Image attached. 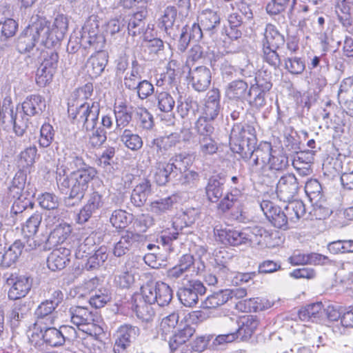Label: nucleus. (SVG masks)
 <instances>
[{"label": "nucleus", "mask_w": 353, "mask_h": 353, "mask_svg": "<svg viewBox=\"0 0 353 353\" xmlns=\"http://www.w3.org/2000/svg\"><path fill=\"white\" fill-rule=\"evenodd\" d=\"M97 171L94 168H88L85 170H73L69 176H65V170L57 168V183L61 190L70 189L71 196L81 201L88 188L89 183L96 176Z\"/></svg>", "instance_id": "nucleus-1"}, {"label": "nucleus", "mask_w": 353, "mask_h": 353, "mask_svg": "<svg viewBox=\"0 0 353 353\" xmlns=\"http://www.w3.org/2000/svg\"><path fill=\"white\" fill-rule=\"evenodd\" d=\"M45 26V17L37 14L31 17L29 25L17 39V48L20 53L30 52L39 41L46 48H52L51 45H48L46 37L48 30Z\"/></svg>", "instance_id": "nucleus-2"}, {"label": "nucleus", "mask_w": 353, "mask_h": 353, "mask_svg": "<svg viewBox=\"0 0 353 353\" xmlns=\"http://www.w3.org/2000/svg\"><path fill=\"white\" fill-rule=\"evenodd\" d=\"M230 141L234 152L241 156L246 154V152L248 153L251 148L256 145L255 129L248 124H235L231 130Z\"/></svg>", "instance_id": "nucleus-3"}, {"label": "nucleus", "mask_w": 353, "mask_h": 353, "mask_svg": "<svg viewBox=\"0 0 353 353\" xmlns=\"http://www.w3.org/2000/svg\"><path fill=\"white\" fill-rule=\"evenodd\" d=\"M100 21L96 15H91L82 28L80 43L85 48H92L96 51H103L105 39L100 33Z\"/></svg>", "instance_id": "nucleus-4"}, {"label": "nucleus", "mask_w": 353, "mask_h": 353, "mask_svg": "<svg viewBox=\"0 0 353 353\" xmlns=\"http://www.w3.org/2000/svg\"><path fill=\"white\" fill-rule=\"evenodd\" d=\"M142 297L150 303H157L159 306L168 305L172 299V290L163 282L147 283L141 288Z\"/></svg>", "instance_id": "nucleus-5"}, {"label": "nucleus", "mask_w": 353, "mask_h": 353, "mask_svg": "<svg viewBox=\"0 0 353 353\" xmlns=\"http://www.w3.org/2000/svg\"><path fill=\"white\" fill-rule=\"evenodd\" d=\"M42 62L37 70V83L44 87L49 83L56 72L59 63V54L53 50L49 49L41 53Z\"/></svg>", "instance_id": "nucleus-6"}, {"label": "nucleus", "mask_w": 353, "mask_h": 353, "mask_svg": "<svg viewBox=\"0 0 353 353\" xmlns=\"http://www.w3.org/2000/svg\"><path fill=\"white\" fill-rule=\"evenodd\" d=\"M273 152L272 147L269 142H261L256 148H251L246 154H243L241 157L245 161H249L252 171L259 172L268 166L270 157Z\"/></svg>", "instance_id": "nucleus-7"}, {"label": "nucleus", "mask_w": 353, "mask_h": 353, "mask_svg": "<svg viewBox=\"0 0 353 353\" xmlns=\"http://www.w3.org/2000/svg\"><path fill=\"white\" fill-rule=\"evenodd\" d=\"M32 279L26 275L11 274L6 279V284L10 286L8 296L10 300H17L25 297L32 286Z\"/></svg>", "instance_id": "nucleus-8"}, {"label": "nucleus", "mask_w": 353, "mask_h": 353, "mask_svg": "<svg viewBox=\"0 0 353 353\" xmlns=\"http://www.w3.org/2000/svg\"><path fill=\"white\" fill-rule=\"evenodd\" d=\"M206 288L199 280H190L177 292L181 303L186 307L195 305L199 301V296L205 293Z\"/></svg>", "instance_id": "nucleus-9"}, {"label": "nucleus", "mask_w": 353, "mask_h": 353, "mask_svg": "<svg viewBox=\"0 0 353 353\" xmlns=\"http://www.w3.org/2000/svg\"><path fill=\"white\" fill-rule=\"evenodd\" d=\"M214 232L219 240L225 245L239 246L245 244L243 230H238L231 225L216 224Z\"/></svg>", "instance_id": "nucleus-10"}, {"label": "nucleus", "mask_w": 353, "mask_h": 353, "mask_svg": "<svg viewBox=\"0 0 353 353\" xmlns=\"http://www.w3.org/2000/svg\"><path fill=\"white\" fill-rule=\"evenodd\" d=\"M260 208L267 219L274 227L283 230L289 228L285 210H282L280 207L267 200L260 203Z\"/></svg>", "instance_id": "nucleus-11"}, {"label": "nucleus", "mask_w": 353, "mask_h": 353, "mask_svg": "<svg viewBox=\"0 0 353 353\" xmlns=\"http://www.w3.org/2000/svg\"><path fill=\"white\" fill-rule=\"evenodd\" d=\"M299 189V182L293 174H285L280 178L276 185V194L281 201H291Z\"/></svg>", "instance_id": "nucleus-12"}, {"label": "nucleus", "mask_w": 353, "mask_h": 353, "mask_svg": "<svg viewBox=\"0 0 353 353\" xmlns=\"http://www.w3.org/2000/svg\"><path fill=\"white\" fill-rule=\"evenodd\" d=\"M45 21V26L48 30L46 34L48 45H51L53 47L64 38L65 34L68 30V21L65 16L60 14L57 16L52 26H50V23L46 18Z\"/></svg>", "instance_id": "nucleus-13"}, {"label": "nucleus", "mask_w": 353, "mask_h": 353, "mask_svg": "<svg viewBox=\"0 0 353 353\" xmlns=\"http://www.w3.org/2000/svg\"><path fill=\"white\" fill-rule=\"evenodd\" d=\"M189 82L192 87L197 92L205 91L211 83V72L205 66H199L190 69Z\"/></svg>", "instance_id": "nucleus-14"}, {"label": "nucleus", "mask_w": 353, "mask_h": 353, "mask_svg": "<svg viewBox=\"0 0 353 353\" xmlns=\"http://www.w3.org/2000/svg\"><path fill=\"white\" fill-rule=\"evenodd\" d=\"M104 205L103 196L97 191L88 194L86 204L80 210L77 222L84 223L87 222L93 214L97 213Z\"/></svg>", "instance_id": "nucleus-15"}, {"label": "nucleus", "mask_w": 353, "mask_h": 353, "mask_svg": "<svg viewBox=\"0 0 353 353\" xmlns=\"http://www.w3.org/2000/svg\"><path fill=\"white\" fill-rule=\"evenodd\" d=\"M28 117L23 111H19L17 109L14 110V106H12L10 114L6 117L5 128L12 127L17 136H23L28 128Z\"/></svg>", "instance_id": "nucleus-16"}, {"label": "nucleus", "mask_w": 353, "mask_h": 353, "mask_svg": "<svg viewBox=\"0 0 353 353\" xmlns=\"http://www.w3.org/2000/svg\"><path fill=\"white\" fill-rule=\"evenodd\" d=\"M56 308L50 302L42 301L35 311L37 319L34 323V327L46 324L52 325L56 319L54 314Z\"/></svg>", "instance_id": "nucleus-17"}, {"label": "nucleus", "mask_w": 353, "mask_h": 353, "mask_svg": "<svg viewBox=\"0 0 353 353\" xmlns=\"http://www.w3.org/2000/svg\"><path fill=\"white\" fill-rule=\"evenodd\" d=\"M108 63V54L104 51H97V52L91 56L87 61L85 68L88 75L92 78L99 77Z\"/></svg>", "instance_id": "nucleus-18"}, {"label": "nucleus", "mask_w": 353, "mask_h": 353, "mask_svg": "<svg viewBox=\"0 0 353 353\" xmlns=\"http://www.w3.org/2000/svg\"><path fill=\"white\" fill-rule=\"evenodd\" d=\"M176 15V8L174 6H168L163 11V14L159 19V28L173 39L177 37L174 28Z\"/></svg>", "instance_id": "nucleus-19"}, {"label": "nucleus", "mask_w": 353, "mask_h": 353, "mask_svg": "<svg viewBox=\"0 0 353 353\" xmlns=\"http://www.w3.org/2000/svg\"><path fill=\"white\" fill-rule=\"evenodd\" d=\"M70 250L60 248L53 250L47 259V265L48 268L53 271L63 270L70 262L69 256Z\"/></svg>", "instance_id": "nucleus-20"}, {"label": "nucleus", "mask_w": 353, "mask_h": 353, "mask_svg": "<svg viewBox=\"0 0 353 353\" xmlns=\"http://www.w3.org/2000/svg\"><path fill=\"white\" fill-rule=\"evenodd\" d=\"M259 325V320L256 316L248 315L243 316L239 324V328L234 329L238 338L246 341L254 334Z\"/></svg>", "instance_id": "nucleus-21"}, {"label": "nucleus", "mask_w": 353, "mask_h": 353, "mask_svg": "<svg viewBox=\"0 0 353 353\" xmlns=\"http://www.w3.org/2000/svg\"><path fill=\"white\" fill-rule=\"evenodd\" d=\"M207 97L203 117L213 121L219 115L221 110L219 90L214 88L210 90Z\"/></svg>", "instance_id": "nucleus-22"}, {"label": "nucleus", "mask_w": 353, "mask_h": 353, "mask_svg": "<svg viewBox=\"0 0 353 353\" xmlns=\"http://www.w3.org/2000/svg\"><path fill=\"white\" fill-rule=\"evenodd\" d=\"M46 101L40 95H30L22 103V110L26 116L40 115L46 109Z\"/></svg>", "instance_id": "nucleus-23"}, {"label": "nucleus", "mask_w": 353, "mask_h": 353, "mask_svg": "<svg viewBox=\"0 0 353 353\" xmlns=\"http://www.w3.org/2000/svg\"><path fill=\"white\" fill-rule=\"evenodd\" d=\"M152 194L150 181L143 180L135 186L130 196L131 203L136 207H141L146 202L148 197Z\"/></svg>", "instance_id": "nucleus-24"}, {"label": "nucleus", "mask_w": 353, "mask_h": 353, "mask_svg": "<svg viewBox=\"0 0 353 353\" xmlns=\"http://www.w3.org/2000/svg\"><path fill=\"white\" fill-rule=\"evenodd\" d=\"M248 91V83L243 80L238 79L228 84L225 95L229 99L240 101L241 104H243V100L247 97Z\"/></svg>", "instance_id": "nucleus-25"}, {"label": "nucleus", "mask_w": 353, "mask_h": 353, "mask_svg": "<svg viewBox=\"0 0 353 353\" xmlns=\"http://www.w3.org/2000/svg\"><path fill=\"white\" fill-rule=\"evenodd\" d=\"M139 237L138 234L127 231L115 244L113 250L114 255L117 257L125 255L139 241Z\"/></svg>", "instance_id": "nucleus-26"}, {"label": "nucleus", "mask_w": 353, "mask_h": 353, "mask_svg": "<svg viewBox=\"0 0 353 353\" xmlns=\"http://www.w3.org/2000/svg\"><path fill=\"white\" fill-rule=\"evenodd\" d=\"M263 35L264 38L262 41L263 47L268 46L274 48H279L285 43L284 36L271 23L266 25Z\"/></svg>", "instance_id": "nucleus-27"}, {"label": "nucleus", "mask_w": 353, "mask_h": 353, "mask_svg": "<svg viewBox=\"0 0 353 353\" xmlns=\"http://www.w3.org/2000/svg\"><path fill=\"white\" fill-rule=\"evenodd\" d=\"M42 333V338L44 342L52 347H59L64 345L59 329L47 324L35 327Z\"/></svg>", "instance_id": "nucleus-28"}, {"label": "nucleus", "mask_w": 353, "mask_h": 353, "mask_svg": "<svg viewBox=\"0 0 353 353\" xmlns=\"http://www.w3.org/2000/svg\"><path fill=\"white\" fill-rule=\"evenodd\" d=\"M84 110V128L90 129L94 124H98L100 105L98 101H89L82 103Z\"/></svg>", "instance_id": "nucleus-29"}, {"label": "nucleus", "mask_w": 353, "mask_h": 353, "mask_svg": "<svg viewBox=\"0 0 353 353\" xmlns=\"http://www.w3.org/2000/svg\"><path fill=\"white\" fill-rule=\"evenodd\" d=\"M325 313V309L321 302L310 304L299 312V316L301 321L307 319L312 322L320 321Z\"/></svg>", "instance_id": "nucleus-30"}, {"label": "nucleus", "mask_w": 353, "mask_h": 353, "mask_svg": "<svg viewBox=\"0 0 353 353\" xmlns=\"http://www.w3.org/2000/svg\"><path fill=\"white\" fill-rule=\"evenodd\" d=\"M70 312L72 321L77 325H89L93 323L95 320V315L85 307H71Z\"/></svg>", "instance_id": "nucleus-31"}, {"label": "nucleus", "mask_w": 353, "mask_h": 353, "mask_svg": "<svg viewBox=\"0 0 353 353\" xmlns=\"http://www.w3.org/2000/svg\"><path fill=\"white\" fill-rule=\"evenodd\" d=\"M224 181L218 176L210 178L205 187V194L208 199L212 203H216L223 195Z\"/></svg>", "instance_id": "nucleus-32"}, {"label": "nucleus", "mask_w": 353, "mask_h": 353, "mask_svg": "<svg viewBox=\"0 0 353 353\" xmlns=\"http://www.w3.org/2000/svg\"><path fill=\"white\" fill-rule=\"evenodd\" d=\"M71 230L70 225L65 223H59L48 234V244L52 248L63 243L70 236Z\"/></svg>", "instance_id": "nucleus-33"}, {"label": "nucleus", "mask_w": 353, "mask_h": 353, "mask_svg": "<svg viewBox=\"0 0 353 353\" xmlns=\"http://www.w3.org/2000/svg\"><path fill=\"white\" fill-rule=\"evenodd\" d=\"M211 66L214 69L219 68L221 74L223 75V77H232L233 74H236L238 72L242 76H245L244 69L235 68L233 65H231V63L228 60H226L222 56L218 55L214 59L211 60Z\"/></svg>", "instance_id": "nucleus-34"}, {"label": "nucleus", "mask_w": 353, "mask_h": 353, "mask_svg": "<svg viewBox=\"0 0 353 353\" xmlns=\"http://www.w3.org/2000/svg\"><path fill=\"white\" fill-rule=\"evenodd\" d=\"M24 247L25 245L20 240L15 241L1 256L3 265L10 267L14 264L21 254Z\"/></svg>", "instance_id": "nucleus-35"}, {"label": "nucleus", "mask_w": 353, "mask_h": 353, "mask_svg": "<svg viewBox=\"0 0 353 353\" xmlns=\"http://www.w3.org/2000/svg\"><path fill=\"white\" fill-rule=\"evenodd\" d=\"M288 202V204L284 208L288 221L296 223L305 214V204L300 200Z\"/></svg>", "instance_id": "nucleus-36"}, {"label": "nucleus", "mask_w": 353, "mask_h": 353, "mask_svg": "<svg viewBox=\"0 0 353 353\" xmlns=\"http://www.w3.org/2000/svg\"><path fill=\"white\" fill-rule=\"evenodd\" d=\"M94 124L90 129L84 128L88 133L89 145L92 148H100L107 140L106 132L101 126Z\"/></svg>", "instance_id": "nucleus-37"}, {"label": "nucleus", "mask_w": 353, "mask_h": 353, "mask_svg": "<svg viewBox=\"0 0 353 353\" xmlns=\"http://www.w3.org/2000/svg\"><path fill=\"white\" fill-rule=\"evenodd\" d=\"M245 244L255 243L262 244L265 242L270 234L263 228L254 227L252 228H247L243 229Z\"/></svg>", "instance_id": "nucleus-38"}, {"label": "nucleus", "mask_w": 353, "mask_h": 353, "mask_svg": "<svg viewBox=\"0 0 353 353\" xmlns=\"http://www.w3.org/2000/svg\"><path fill=\"white\" fill-rule=\"evenodd\" d=\"M199 19L203 30L206 31H212L220 24L219 15L212 10H203Z\"/></svg>", "instance_id": "nucleus-39"}, {"label": "nucleus", "mask_w": 353, "mask_h": 353, "mask_svg": "<svg viewBox=\"0 0 353 353\" xmlns=\"http://www.w3.org/2000/svg\"><path fill=\"white\" fill-rule=\"evenodd\" d=\"M24 239L26 242L23 243L26 250H32L41 246L43 250L52 248L51 245L48 244L49 236L48 234H37V232L32 235H24Z\"/></svg>", "instance_id": "nucleus-40"}, {"label": "nucleus", "mask_w": 353, "mask_h": 353, "mask_svg": "<svg viewBox=\"0 0 353 353\" xmlns=\"http://www.w3.org/2000/svg\"><path fill=\"white\" fill-rule=\"evenodd\" d=\"M194 332V330L190 325H185L183 329L176 332L169 341L171 350H176L180 345L187 342Z\"/></svg>", "instance_id": "nucleus-41"}, {"label": "nucleus", "mask_w": 353, "mask_h": 353, "mask_svg": "<svg viewBox=\"0 0 353 353\" xmlns=\"http://www.w3.org/2000/svg\"><path fill=\"white\" fill-rule=\"evenodd\" d=\"M141 80V67L138 61L134 59L132 62L130 72H128L124 77L125 88L131 90H135L136 86Z\"/></svg>", "instance_id": "nucleus-42"}, {"label": "nucleus", "mask_w": 353, "mask_h": 353, "mask_svg": "<svg viewBox=\"0 0 353 353\" xmlns=\"http://www.w3.org/2000/svg\"><path fill=\"white\" fill-rule=\"evenodd\" d=\"M172 166L161 161L156 163L154 179L158 185H164L169 181L170 175L174 172Z\"/></svg>", "instance_id": "nucleus-43"}, {"label": "nucleus", "mask_w": 353, "mask_h": 353, "mask_svg": "<svg viewBox=\"0 0 353 353\" xmlns=\"http://www.w3.org/2000/svg\"><path fill=\"white\" fill-rule=\"evenodd\" d=\"M147 13L148 12L145 8H142L140 11L133 14L128 26L129 34L134 36L143 32L145 29V22L143 20L146 17Z\"/></svg>", "instance_id": "nucleus-44"}, {"label": "nucleus", "mask_w": 353, "mask_h": 353, "mask_svg": "<svg viewBox=\"0 0 353 353\" xmlns=\"http://www.w3.org/2000/svg\"><path fill=\"white\" fill-rule=\"evenodd\" d=\"M243 197V194L238 188H233L228 192L218 204V209L222 212L230 210L233 206L238 204Z\"/></svg>", "instance_id": "nucleus-45"}, {"label": "nucleus", "mask_w": 353, "mask_h": 353, "mask_svg": "<svg viewBox=\"0 0 353 353\" xmlns=\"http://www.w3.org/2000/svg\"><path fill=\"white\" fill-rule=\"evenodd\" d=\"M26 305L21 302L15 303L8 314V319L12 328L18 327L26 315Z\"/></svg>", "instance_id": "nucleus-46"}, {"label": "nucleus", "mask_w": 353, "mask_h": 353, "mask_svg": "<svg viewBox=\"0 0 353 353\" xmlns=\"http://www.w3.org/2000/svg\"><path fill=\"white\" fill-rule=\"evenodd\" d=\"M120 139L124 145L132 151H137L143 146L142 138L137 134L132 133L130 130H124Z\"/></svg>", "instance_id": "nucleus-47"}, {"label": "nucleus", "mask_w": 353, "mask_h": 353, "mask_svg": "<svg viewBox=\"0 0 353 353\" xmlns=\"http://www.w3.org/2000/svg\"><path fill=\"white\" fill-rule=\"evenodd\" d=\"M153 303H150L145 301L141 296L139 301L135 300L134 310L137 316L145 321L152 320L154 315V311L152 307Z\"/></svg>", "instance_id": "nucleus-48"}, {"label": "nucleus", "mask_w": 353, "mask_h": 353, "mask_svg": "<svg viewBox=\"0 0 353 353\" xmlns=\"http://www.w3.org/2000/svg\"><path fill=\"white\" fill-rule=\"evenodd\" d=\"M176 202L174 196H168L152 201L150 205V211L157 216H161L170 210Z\"/></svg>", "instance_id": "nucleus-49"}, {"label": "nucleus", "mask_w": 353, "mask_h": 353, "mask_svg": "<svg viewBox=\"0 0 353 353\" xmlns=\"http://www.w3.org/2000/svg\"><path fill=\"white\" fill-rule=\"evenodd\" d=\"M27 175L23 171H18L9 188V191L12 197H18L23 195V190L26 184Z\"/></svg>", "instance_id": "nucleus-50"}, {"label": "nucleus", "mask_w": 353, "mask_h": 353, "mask_svg": "<svg viewBox=\"0 0 353 353\" xmlns=\"http://www.w3.org/2000/svg\"><path fill=\"white\" fill-rule=\"evenodd\" d=\"M198 215V210L194 208L187 209L173 221L172 225L176 230H178L179 227H180V229H183V227L194 223Z\"/></svg>", "instance_id": "nucleus-51"}, {"label": "nucleus", "mask_w": 353, "mask_h": 353, "mask_svg": "<svg viewBox=\"0 0 353 353\" xmlns=\"http://www.w3.org/2000/svg\"><path fill=\"white\" fill-rule=\"evenodd\" d=\"M108 259L105 248H101L94 254L89 256L84 265L85 269L92 271L99 269Z\"/></svg>", "instance_id": "nucleus-52"}, {"label": "nucleus", "mask_w": 353, "mask_h": 353, "mask_svg": "<svg viewBox=\"0 0 353 353\" xmlns=\"http://www.w3.org/2000/svg\"><path fill=\"white\" fill-rule=\"evenodd\" d=\"M338 99L340 104L353 99V77L342 81L338 92Z\"/></svg>", "instance_id": "nucleus-53"}, {"label": "nucleus", "mask_w": 353, "mask_h": 353, "mask_svg": "<svg viewBox=\"0 0 353 353\" xmlns=\"http://www.w3.org/2000/svg\"><path fill=\"white\" fill-rule=\"evenodd\" d=\"M267 94L259 88L251 85L247 94L248 101L252 106L259 108L265 105Z\"/></svg>", "instance_id": "nucleus-54"}, {"label": "nucleus", "mask_w": 353, "mask_h": 353, "mask_svg": "<svg viewBox=\"0 0 353 353\" xmlns=\"http://www.w3.org/2000/svg\"><path fill=\"white\" fill-rule=\"evenodd\" d=\"M288 165L289 161L287 156L273 150L268 164L270 170L281 172L285 170Z\"/></svg>", "instance_id": "nucleus-55"}, {"label": "nucleus", "mask_w": 353, "mask_h": 353, "mask_svg": "<svg viewBox=\"0 0 353 353\" xmlns=\"http://www.w3.org/2000/svg\"><path fill=\"white\" fill-rule=\"evenodd\" d=\"M156 99L158 108L161 112H170L173 110L175 101L169 92L157 90Z\"/></svg>", "instance_id": "nucleus-56"}, {"label": "nucleus", "mask_w": 353, "mask_h": 353, "mask_svg": "<svg viewBox=\"0 0 353 353\" xmlns=\"http://www.w3.org/2000/svg\"><path fill=\"white\" fill-rule=\"evenodd\" d=\"M200 176L198 172L190 170L185 172L181 179L180 184L185 191L194 190L199 185Z\"/></svg>", "instance_id": "nucleus-57"}, {"label": "nucleus", "mask_w": 353, "mask_h": 353, "mask_svg": "<svg viewBox=\"0 0 353 353\" xmlns=\"http://www.w3.org/2000/svg\"><path fill=\"white\" fill-rule=\"evenodd\" d=\"M228 301L225 290H219L209 295L203 302V307L216 308L225 303Z\"/></svg>", "instance_id": "nucleus-58"}, {"label": "nucleus", "mask_w": 353, "mask_h": 353, "mask_svg": "<svg viewBox=\"0 0 353 353\" xmlns=\"http://www.w3.org/2000/svg\"><path fill=\"white\" fill-rule=\"evenodd\" d=\"M212 120L200 117L195 123L194 130L199 135V139L212 137L214 128L211 123Z\"/></svg>", "instance_id": "nucleus-59"}, {"label": "nucleus", "mask_w": 353, "mask_h": 353, "mask_svg": "<svg viewBox=\"0 0 353 353\" xmlns=\"http://www.w3.org/2000/svg\"><path fill=\"white\" fill-rule=\"evenodd\" d=\"M14 201L10 210V216L19 215V214H26V211L30 208L32 209L34 203L32 200L25 196L15 197Z\"/></svg>", "instance_id": "nucleus-60"}, {"label": "nucleus", "mask_w": 353, "mask_h": 353, "mask_svg": "<svg viewBox=\"0 0 353 353\" xmlns=\"http://www.w3.org/2000/svg\"><path fill=\"white\" fill-rule=\"evenodd\" d=\"M131 220L132 215L122 210H114L110 218V223L116 228H125Z\"/></svg>", "instance_id": "nucleus-61"}, {"label": "nucleus", "mask_w": 353, "mask_h": 353, "mask_svg": "<svg viewBox=\"0 0 353 353\" xmlns=\"http://www.w3.org/2000/svg\"><path fill=\"white\" fill-rule=\"evenodd\" d=\"M115 154V148L114 147H108L102 153L98 159V165L108 173L113 174L114 168L112 165L111 161Z\"/></svg>", "instance_id": "nucleus-62"}, {"label": "nucleus", "mask_w": 353, "mask_h": 353, "mask_svg": "<svg viewBox=\"0 0 353 353\" xmlns=\"http://www.w3.org/2000/svg\"><path fill=\"white\" fill-rule=\"evenodd\" d=\"M42 221V215L39 212L32 214L23 226V235H32L37 233Z\"/></svg>", "instance_id": "nucleus-63"}, {"label": "nucleus", "mask_w": 353, "mask_h": 353, "mask_svg": "<svg viewBox=\"0 0 353 353\" xmlns=\"http://www.w3.org/2000/svg\"><path fill=\"white\" fill-rule=\"evenodd\" d=\"M83 345L90 353H100L105 347V343L97 334H90L84 339Z\"/></svg>", "instance_id": "nucleus-64"}]
</instances>
